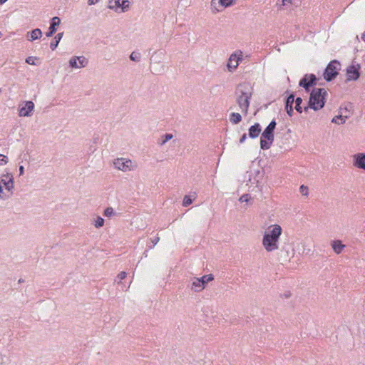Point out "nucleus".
Segmentation results:
<instances>
[{
    "label": "nucleus",
    "instance_id": "1",
    "mask_svg": "<svg viewBox=\"0 0 365 365\" xmlns=\"http://www.w3.org/2000/svg\"><path fill=\"white\" fill-rule=\"evenodd\" d=\"M282 227L279 224H272L267 226L262 238V246L268 252H274L279 250V241L282 235Z\"/></svg>",
    "mask_w": 365,
    "mask_h": 365
},
{
    "label": "nucleus",
    "instance_id": "2",
    "mask_svg": "<svg viewBox=\"0 0 365 365\" xmlns=\"http://www.w3.org/2000/svg\"><path fill=\"white\" fill-rule=\"evenodd\" d=\"M14 180L12 173L6 172L0 175V200H6L14 193Z\"/></svg>",
    "mask_w": 365,
    "mask_h": 365
},
{
    "label": "nucleus",
    "instance_id": "3",
    "mask_svg": "<svg viewBox=\"0 0 365 365\" xmlns=\"http://www.w3.org/2000/svg\"><path fill=\"white\" fill-rule=\"evenodd\" d=\"M327 92L324 88H314L309 96V106L304 108V110L307 112L309 108H312L314 110H319L324 106L325 103V96Z\"/></svg>",
    "mask_w": 365,
    "mask_h": 365
},
{
    "label": "nucleus",
    "instance_id": "4",
    "mask_svg": "<svg viewBox=\"0 0 365 365\" xmlns=\"http://www.w3.org/2000/svg\"><path fill=\"white\" fill-rule=\"evenodd\" d=\"M276 125L275 120H272L262 133L260 148L262 150H267L271 147L274 138V130Z\"/></svg>",
    "mask_w": 365,
    "mask_h": 365
},
{
    "label": "nucleus",
    "instance_id": "5",
    "mask_svg": "<svg viewBox=\"0 0 365 365\" xmlns=\"http://www.w3.org/2000/svg\"><path fill=\"white\" fill-rule=\"evenodd\" d=\"M114 169L128 173L136 170L138 165L135 162L127 158H117L113 160Z\"/></svg>",
    "mask_w": 365,
    "mask_h": 365
},
{
    "label": "nucleus",
    "instance_id": "6",
    "mask_svg": "<svg viewBox=\"0 0 365 365\" xmlns=\"http://www.w3.org/2000/svg\"><path fill=\"white\" fill-rule=\"evenodd\" d=\"M240 94L237 96V102L242 112L247 113L250 106V100L252 93L247 86H244L243 89H240Z\"/></svg>",
    "mask_w": 365,
    "mask_h": 365
},
{
    "label": "nucleus",
    "instance_id": "7",
    "mask_svg": "<svg viewBox=\"0 0 365 365\" xmlns=\"http://www.w3.org/2000/svg\"><path fill=\"white\" fill-rule=\"evenodd\" d=\"M235 4V0H210V10L212 14L221 13Z\"/></svg>",
    "mask_w": 365,
    "mask_h": 365
},
{
    "label": "nucleus",
    "instance_id": "8",
    "mask_svg": "<svg viewBox=\"0 0 365 365\" xmlns=\"http://www.w3.org/2000/svg\"><path fill=\"white\" fill-rule=\"evenodd\" d=\"M341 69V64L336 60L331 61L326 67L324 72V78L327 81H331L336 77Z\"/></svg>",
    "mask_w": 365,
    "mask_h": 365
},
{
    "label": "nucleus",
    "instance_id": "9",
    "mask_svg": "<svg viewBox=\"0 0 365 365\" xmlns=\"http://www.w3.org/2000/svg\"><path fill=\"white\" fill-rule=\"evenodd\" d=\"M243 53L241 50H237L232 53L227 62V68L229 72L233 73L237 68L240 63L242 61Z\"/></svg>",
    "mask_w": 365,
    "mask_h": 365
},
{
    "label": "nucleus",
    "instance_id": "10",
    "mask_svg": "<svg viewBox=\"0 0 365 365\" xmlns=\"http://www.w3.org/2000/svg\"><path fill=\"white\" fill-rule=\"evenodd\" d=\"M69 66L73 69H81L88 65V59L84 56H73L68 61Z\"/></svg>",
    "mask_w": 365,
    "mask_h": 365
},
{
    "label": "nucleus",
    "instance_id": "11",
    "mask_svg": "<svg viewBox=\"0 0 365 365\" xmlns=\"http://www.w3.org/2000/svg\"><path fill=\"white\" fill-rule=\"evenodd\" d=\"M361 66L356 62H353L350 66L346 68V81H356L360 76L359 70Z\"/></svg>",
    "mask_w": 365,
    "mask_h": 365
},
{
    "label": "nucleus",
    "instance_id": "12",
    "mask_svg": "<svg viewBox=\"0 0 365 365\" xmlns=\"http://www.w3.org/2000/svg\"><path fill=\"white\" fill-rule=\"evenodd\" d=\"M34 110V103L27 101L19 105V115L21 117H30Z\"/></svg>",
    "mask_w": 365,
    "mask_h": 365
},
{
    "label": "nucleus",
    "instance_id": "13",
    "mask_svg": "<svg viewBox=\"0 0 365 365\" xmlns=\"http://www.w3.org/2000/svg\"><path fill=\"white\" fill-rule=\"evenodd\" d=\"M316 81L317 78L314 74H305L299 81V86L309 91L311 86L316 85Z\"/></svg>",
    "mask_w": 365,
    "mask_h": 365
},
{
    "label": "nucleus",
    "instance_id": "14",
    "mask_svg": "<svg viewBox=\"0 0 365 365\" xmlns=\"http://www.w3.org/2000/svg\"><path fill=\"white\" fill-rule=\"evenodd\" d=\"M353 165L359 169L365 170V153H358L352 156Z\"/></svg>",
    "mask_w": 365,
    "mask_h": 365
},
{
    "label": "nucleus",
    "instance_id": "15",
    "mask_svg": "<svg viewBox=\"0 0 365 365\" xmlns=\"http://www.w3.org/2000/svg\"><path fill=\"white\" fill-rule=\"evenodd\" d=\"M190 287L195 292H200L205 289V286L198 277H193L190 281Z\"/></svg>",
    "mask_w": 365,
    "mask_h": 365
},
{
    "label": "nucleus",
    "instance_id": "16",
    "mask_svg": "<svg viewBox=\"0 0 365 365\" xmlns=\"http://www.w3.org/2000/svg\"><path fill=\"white\" fill-rule=\"evenodd\" d=\"M331 246L333 251L336 255L341 254L344 251V248L346 247V245L344 244H343L342 242L339 240H335L331 241Z\"/></svg>",
    "mask_w": 365,
    "mask_h": 365
},
{
    "label": "nucleus",
    "instance_id": "17",
    "mask_svg": "<svg viewBox=\"0 0 365 365\" xmlns=\"http://www.w3.org/2000/svg\"><path fill=\"white\" fill-rule=\"evenodd\" d=\"M61 20L58 17L55 16L51 19V24L48 31L46 33L47 37H51L56 31V27L60 24Z\"/></svg>",
    "mask_w": 365,
    "mask_h": 365
},
{
    "label": "nucleus",
    "instance_id": "18",
    "mask_svg": "<svg viewBox=\"0 0 365 365\" xmlns=\"http://www.w3.org/2000/svg\"><path fill=\"white\" fill-rule=\"evenodd\" d=\"M42 36V31L40 29H35L31 31L27 32L26 38L28 41H33L39 39Z\"/></svg>",
    "mask_w": 365,
    "mask_h": 365
},
{
    "label": "nucleus",
    "instance_id": "19",
    "mask_svg": "<svg viewBox=\"0 0 365 365\" xmlns=\"http://www.w3.org/2000/svg\"><path fill=\"white\" fill-rule=\"evenodd\" d=\"M261 133V127L259 123H255L249 128V136L251 138H255Z\"/></svg>",
    "mask_w": 365,
    "mask_h": 365
},
{
    "label": "nucleus",
    "instance_id": "20",
    "mask_svg": "<svg viewBox=\"0 0 365 365\" xmlns=\"http://www.w3.org/2000/svg\"><path fill=\"white\" fill-rule=\"evenodd\" d=\"M121 0H108V8L115 12H119L120 9Z\"/></svg>",
    "mask_w": 365,
    "mask_h": 365
},
{
    "label": "nucleus",
    "instance_id": "21",
    "mask_svg": "<svg viewBox=\"0 0 365 365\" xmlns=\"http://www.w3.org/2000/svg\"><path fill=\"white\" fill-rule=\"evenodd\" d=\"M281 252L282 254H284V255H282V256H281V258L284 261H289L291 259V258H292L294 257V252H289L288 250L286 249L285 247H283L282 248Z\"/></svg>",
    "mask_w": 365,
    "mask_h": 365
},
{
    "label": "nucleus",
    "instance_id": "22",
    "mask_svg": "<svg viewBox=\"0 0 365 365\" xmlns=\"http://www.w3.org/2000/svg\"><path fill=\"white\" fill-rule=\"evenodd\" d=\"M62 37H63V33H58L55 36L53 40L52 41V42L50 44V48L52 51H54L57 48Z\"/></svg>",
    "mask_w": 365,
    "mask_h": 365
},
{
    "label": "nucleus",
    "instance_id": "23",
    "mask_svg": "<svg viewBox=\"0 0 365 365\" xmlns=\"http://www.w3.org/2000/svg\"><path fill=\"white\" fill-rule=\"evenodd\" d=\"M230 120L233 124H237L242 120V116L238 113H232L230 116Z\"/></svg>",
    "mask_w": 365,
    "mask_h": 365
},
{
    "label": "nucleus",
    "instance_id": "24",
    "mask_svg": "<svg viewBox=\"0 0 365 365\" xmlns=\"http://www.w3.org/2000/svg\"><path fill=\"white\" fill-rule=\"evenodd\" d=\"M173 138V135L171 133H166L161 136L158 141V144L160 145H165L168 140H171Z\"/></svg>",
    "mask_w": 365,
    "mask_h": 365
},
{
    "label": "nucleus",
    "instance_id": "25",
    "mask_svg": "<svg viewBox=\"0 0 365 365\" xmlns=\"http://www.w3.org/2000/svg\"><path fill=\"white\" fill-rule=\"evenodd\" d=\"M200 280V282L202 283V285L203 286H206V284L210 282H212L213 279H214V277L212 274H205V275H203L202 277H198Z\"/></svg>",
    "mask_w": 365,
    "mask_h": 365
},
{
    "label": "nucleus",
    "instance_id": "26",
    "mask_svg": "<svg viewBox=\"0 0 365 365\" xmlns=\"http://www.w3.org/2000/svg\"><path fill=\"white\" fill-rule=\"evenodd\" d=\"M104 219L100 216H97L93 220V225L97 229L102 227L104 225Z\"/></svg>",
    "mask_w": 365,
    "mask_h": 365
},
{
    "label": "nucleus",
    "instance_id": "27",
    "mask_svg": "<svg viewBox=\"0 0 365 365\" xmlns=\"http://www.w3.org/2000/svg\"><path fill=\"white\" fill-rule=\"evenodd\" d=\"M346 117L339 115L332 118L331 122L336 124H344L346 122Z\"/></svg>",
    "mask_w": 365,
    "mask_h": 365
},
{
    "label": "nucleus",
    "instance_id": "28",
    "mask_svg": "<svg viewBox=\"0 0 365 365\" xmlns=\"http://www.w3.org/2000/svg\"><path fill=\"white\" fill-rule=\"evenodd\" d=\"M290 4V0H277L276 6L279 10L283 9V8Z\"/></svg>",
    "mask_w": 365,
    "mask_h": 365
},
{
    "label": "nucleus",
    "instance_id": "29",
    "mask_svg": "<svg viewBox=\"0 0 365 365\" xmlns=\"http://www.w3.org/2000/svg\"><path fill=\"white\" fill-rule=\"evenodd\" d=\"M295 101V110L299 113H302L303 111V108L301 106V103H302V99L300 97H297L296 99H294Z\"/></svg>",
    "mask_w": 365,
    "mask_h": 365
},
{
    "label": "nucleus",
    "instance_id": "30",
    "mask_svg": "<svg viewBox=\"0 0 365 365\" xmlns=\"http://www.w3.org/2000/svg\"><path fill=\"white\" fill-rule=\"evenodd\" d=\"M140 58H141V55L138 51H133L130 55V59L133 61L139 62L140 61Z\"/></svg>",
    "mask_w": 365,
    "mask_h": 365
},
{
    "label": "nucleus",
    "instance_id": "31",
    "mask_svg": "<svg viewBox=\"0 0 365 365\" xmlns=\"http://www.w3.org/2000/svg\"><path fill=\"white\" fill-rule=\"evenodd\" d=\"M130 2L128 0H121L120 2V12H125L129 8Z\"/></svg>",
    "mask_w": 365,
    "mask_h": 365
},
{
    "label": "nucleus",
    "instance_id": "32",
    "mask_svg": "<svg viewBox=\"0 0 365 365\" xmlns=\"http://www.w3.org/2000/svg\"><path fill=\"white\" fill-rule=\"evenodd\" d=\"M104 215L108 217H111L115 215L113 207H108L104 210Z\"/></svg>",
    "mask_w": 365,
    "mask_h": 365
},
{
    "label": "nucleus",
    "instance_id": "33",
    "mask_svg": "<svg viewBox=\"0 0 365 365\" xmlns=\"http://www.w3.org/2000/svg\"><path fill=\"white\" fill-rule=\"evenodd\" d=\"M294 102V94H290L287 98L285 107H292V105Z\"/></svg>",
    "mask_w": 365,
    "mask_h": 365
},
{
    "label": "nucleus",
    "instance_id": "34",
    "mask_svg": "<svg viewBox=\"0 0 365 365\" xmlns=\"http://www.w3.org/2000/svg\"><path fill=\"white\" fill-rule=\"evenodd\" d=\"M192 202V199L190 195H185L183 198L182 205L184 207H187Z\"/></svg>",
    "mask_w": 365,
    "mask_h": 365
},
{
    "label": "nucleus",
    "instance_id": "35",
    "mask_svg": "<svg viewBox=\"0 0 365 365\" xmlns=\"http://www.w3.org/2000/svg\"><path fill=\"white\" fill-rule=\"evenodd\" d=\"M251 200L252 197L249 194H244L240 197L239 201L241 202H249Z\"/></svg>",
    "mask_w": 365,
    "mask_h": 365
},
{
    "label": "nucleus",
    "instance_id": "36",
    "mask_svg": "<svg viewBox=\"0 0 365 365\" xmlns=\"http://www.w3.org/2000/svg\"><path fill=\"white\" fill-rule=\"evenodd\" d=\"M300 193L304 196H308L309 195V189L307 186L302 185L299 187Z\"/></svg>",
    "mask_w": 365,
    "mask_h": 365
},
{
    "label": "nucleus",
    "instance_id": "37",
    "mask_svg": "<svg viewBox=\"0 0 365 365\" xmlns=\"http://www.w3.org/2000/svg\"><path fill=\"white\" fill-rule=\"evenodd\" d=\"M127 276V273L125 272H120L115 279V282L120 283L121 280L124 279Z\"/></svg>",
    "mask_w": 365,
    "mask_h": 365
},
{
    "label": "nucleus",
    "instance_id": "38",
    "mask_svg": "<svg viewBox=\"0 0 365 365\" xmlns=\"http://www.w3.org/2000/svg\"><path fill=\"white\" fill-rule=\"evenodd\" d=\"M36 57L34 56H29L26 58V63L29 65H36Z\"/></svg>",
    "mask_w": 365,
    "mask_h": 365
},
{
    "label": "nucleus",
    "instance_id": "39",
    "mask_svg": "<svg viewBox=\"0 0 365 365\" xmlns=\"http://www.w3.org/2000/svg\"><path fill=\"white\" fill-rule=\"evenodd\" d=\"M8 163L7 156L0 154V166H3Z\"/></svg>",
    "mask_w": 365,
    "mask_h": 365
},
{
    "label": "nucleus",
    "instance_id": "40",
    "mask_svg": "<svg viewBox=\"0 0 365 365\" xmlns=\"http://www.w3.org/2000/svg\"><path fill=\"white\" fill-rule=\"evenodd\" d=\"M159 241H160L159 237H155V238L151 239V242L153 243V247H150V248H153L155 245H157Z\"/></svg>",
    "mask_w": 365,
    "mask_h": 365
},
{
    "label": "nucleus",
    "instance_id": "41",
    "mask_svg": "<svg viewBox=\"0 0 365 365\" xmlns=\"http://www.w3.org/2000/svg\"><path fill=\"white\" fill-rule=\"evenodd\" d=\"M287 114L292 116L293 114V107H285Z\"/></svg>",
    "mask_w": 365,
    "mask_h": 365
},
{
    "label": "nucleus",
    "instance_id": "42",
    "mask_svg": "<svg viewBox=\"0 0 365 365\" xmlns=\"http://www.w3.org/2000/svg\"><path fill=\"white\" fill-rule=\"evenodd\" d=\"M292 294L289 291H287L286 292H284L282 296L284 297V298H289L291 297Z\"/></svg>",
    "mask_w": 365,
    "mask_h": 365
},
{
    "label": "nucleus",
    "instance_id": "43",
    "mask_svg": "<svg viewBox=\"0 0 365 365\" xmlns=\"http://www.w3.org/2000/svg\"><path fill=\"white\" fill-rule=\"evenodd\" d=\"M99 1L100 0H88V5L91 6V5L96 4L97 3L99 2Z\"/></svg>",
    "mask_w": 365,
    "mask_h": 365
},
{
    "label": "nucleus",
    "instance_id": "44",
    "mask_svg": "<svg viewBox=\"0 0 365 365\" xmlns=\"http://www.w3.org/2000/svg\"><path fill=\"white\" fill-rule=\"evenodd\" d=\"M246 139H247V135L246 134H243L242 136L241 137V138L240 139V143H244Z\"/></svg>",
    "mask_w": 365,
    "mask_h": 365
},
{
    "label": "nucleus",
    "instance_id": "45",
    "mask_svg": "<svg viewBox=\"0 0 365 365\" xmlns=\"http://www.w3.org/2000/svg\"><path fill=\"white\" fill-rule=\"evenodd\" d=\"M24 166L21 165L19 167V175H21L24 174Z\"/></svg>",
    "mask_w": 365,
    "mask_h": 365
},
{
    "label": "nucleus",
    "instance_id": "46",
    "mask_svg": "<svg viewBox=\"0 0 365 365\" xmlns=\"http://www.w3.org/2000/svg\"><path fill=\"white\" fill-rule=\"evenodd\" d=\"M361 39L365 41V32L362 34Z\"/></svg>",
    "mask_w": 365,
    "mask_h": 365
},
{
    "label": "nucleus",
    "instance_id": "47",
    "mask_svg": "<svg viewBox=\"0 0 365 365\" xmlns=\"http://www.w3.org/2000/svg\"><path fill=\"white\" fill-rule=\"evenodd\" d=\"M290 4H292V0H290Z\"/></svg>",
    "mask_w": 365,
    "mask_h": 365
}]
</instances>
